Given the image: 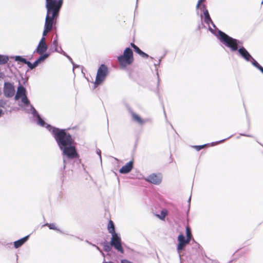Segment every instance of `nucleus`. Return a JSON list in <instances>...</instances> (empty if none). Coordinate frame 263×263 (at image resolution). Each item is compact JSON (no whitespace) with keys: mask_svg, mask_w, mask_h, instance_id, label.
Returning a JSON list of instances; mask_svg holds the SVG:
<instances>
[{"mask_svg":"<svg viewBox=\"0 0 263 263\" xmlns=\"http://www.w3.org/2000/svg\"><path fill=\"white\" fill-rule=\"evenodd\" d=\"M207 144H203L202 145H197L194 146V147L196 148V149L198 151L201 150L202 148H204L205 146H206Z\"/></svg>","mask_w":263,"mask_h":263,"instance_id":"obj_29","label":"nucleus"},{"mask_svg":"<svg viewBox=\"0 0 263 263\" xmlns=\"http://www.w3.org/2000/svg\"><path fill=\"white\" fill-rule=\"evenodd\" d=\"M134 50L136 53H137L139 55L142 51L137 46L134 49Z\"/></svg>","mask_w":263,"mask_h":263,"instance_id":"obj_30","label":"nucleus"},{"mask_svg":"<svg viewBox=\"0 0 263 263\" xmlns=\"http://www.w3.org/2000/svg\"><path fill=\"white\" fill-rule=\"evenodd\" d=\"M8 60L9 58L8 56L0 54V65L5 64L8 62Z\"/></svg>","mask_w":263,"mask_h":263,"instance_id":"obj_19","label":"nucleus"},{"mask_svg":"<svg viewBox=\"0 0 263 263\" xmlns=\"http://www.w3.org/2000/svg\"><path fill=\"white\" fill-rule=\"evenodd\" d=\"M130 46L133 49H134L137 46L133 43H130Z\"/></svg>","mask_w":263,"mask_h":263,"instance_id":"obj_36","label":"nucleus"},{"mask_svg":"<svg viewBox=\"0 0 263 263\" xmlns=\"http://www.w3.org/2000/svg\"><path fill=\"white\" fill-rule=\"evenodd\" d=\"M218 39L232 51H238L239 55L246 61H251L252 57L247 50L243 46L239 47V44H241L239 40L230 36L221 30H218Z\"/></svg>","mask_w":263,"mask_h":263,"instance_id":"obj_2","label":"nucleus"},{"mask_svg":"<svg viewBox=\"0 0 263 263\" xmlns=\"http://www.w3.org/2000/svg\"><path fill=\"white\" fill-rule=\"evenodd\" d=\"M145 180L155 185L160 184L162 181V175L160 173L155 174L153 173L148 175Z\"/></svg>","mask_w":263,"mask_h":263,"instance_id":"obj_10","label":"nucleus"},{"mask_svg":"<svg viewBox=\"0 0 263 263\" xmlns=\"http://www.w3.org/2000/svg\"><path fill=\"white\" fill-rule=\"evenodd\" d=\"M200 5H201V4H200L198 2V3L197 4V5H196V8L198 9Z\"/></svg>","mask_w":263,"mask_h":263,"instance_id":"obj_37","label":"nucleus"},{"mask_svg":"<svg viewBox=\"0 0 263 263\" xmlns=\"http://www.w3.org/2000/svg\"><path fill=\"white\" fill-rule=\"evenodd\" d=\"M130 112L132 117L133 121L137 123L138 124L142 125L146 122V120L142 119L134 111H130Z\"/></svg>","mask_w":263,"mask_h":263,"instance_id":"obj_14","label":"nucleus"},{"mask_svg":"<svg viewBox=\"0 0 263 263\" xmlns=\"http://www.w3.org/2000/svg\"><path fill=\"white\" fill-rule=\"evenodd\" d=\"M103 246L104 251H105L106 252H108L111 250L112 246L115 247V244L112 243V238H111L110 243L105 241L103 243Z\"/></svg>","mask_w":263,"mask_h":263,"instance_id":"obj_18","label":"nucleus"},{"mask_svg":"<svg viewBox=\"0 0 263 263\" xmlns=\"http://www.w3.org/2000/svg\"><path fill=\"white\" fill-rule=\"evenodd\" d=\"M261 4H263V0L261 1Z\"/></svg>","mask_w":263,"mask_h":263,"instance_id":"obj_46","label":"nucleus"},{"mask_svg":"<svg viewBox=\"0 0 263 263\" xmlns=\"http://www.w3.org/2000/svg\"><path fill=\"white\" fill-rule=\"evenodd\" d=\"M241 135L245 136H247V137H251V136H250V135H244V134H241Z\"/></svg>","mask_w":263,"mask_h":263,"instance_id":"obj_45","label":"nucleus"},{"mask_svg":"<svg viewBox=\"0 0 263 263\" xmlns=\"http://www.w3.org/2000/svg\"><path fill=\"white\" fill-rule=\"evenodd\" d=\"M43 37L40 41L38 45L35 50V52L39 54H42L46 51L48 48L47 45L45 42V38Z\"/></svg>","mask_w":263,"mask_h":263,"instance_id":"obj_11","label":"nucleus"},{"mask_svg":"<svg viewBox=\"0 0 263 263\" xmlns=\"http://www.w3.org/2000/svg\"><path fill=\"white\" fill-rule=\"evenodd\" d=\"M15 92L13 83L9 82H5L3 87V93L6 98L12 97Z\"/></svg>","mask_w":263,"mask_h":263,"instance_id":"obj_9","label":"nucleus"},{"mask_svg":"<svg viewBox=\"0 0 263 263\" xmlns=\"http://www.w3.org/2000/svg\"><path fill=\"white\" fill-rule=\"evenodd\" d=\"M205 1V0H198V2L200 4H201V3L204 2Z\"/></svg>","mask_w":263,"mask_h":263,"instance_id":"obj_40","label":"nucleus"},{"mask_svg":"<svg viewBox=\"0 0 263 263\" xmlns=\"http://www.w3.org/2000/svg\"><path fill=\"white\" fill-rule=\"evenodd\" d=\"M252 63V64L257 68L258 69H259L262 66H260L258 62L252 57V59H251V61H250Z\"/></svg>","mask_w":263,"mask_h":263,"instance_id":"obj_23","label":"nucleus"},{"mask_svg":"<svg viewBox=\"0 0 263 263\" xmlns=\"http://www.w3.org/2000/svg\"><path fill=\"white\" fill-rule=\"evenodd\" d=\"M45 124H46L43 127L46 125V127L48 129L49 131L51 132L59 148L73 144L74 141L71 136L67 133L65 129H61L53 127L50 125L47 124L46 123Z\"/></svg>","mask_w":263,"mask_h":263,"instance_id":"obj_4","label":"nucleus"},{"mask_svg":"<svg viewBox=\"0 0 263 263\" xmlns=\"http://www.w3.org/2000/svg\"><path fill=\"white\" fill-rule=\"evenodd\" d=\"M92 246H95V247H96V248H97L98 250H99L100 252H101V251H100V249H99V248L98 247L96 246H95V245H92Z\"/></svg>","mask_w":263,"mask_h":263,"instance_id":"obj_43","label":"nucleus"},{"mask_svg":"<svg viewBox=\"0 0 263 263\" xmlns=\"http://www.w3.org/2000/svg\"><path fill=\"white\" fill-rule=\"evenodd\" d=\"M63 0H46L47 14L43 36H46L52 30L54 20H57L63 5Z\"/></svg>","mask_w":263,"mask_h":263,"instance_id":"obj_1","label":"nucleus"},{"mask_svg":"<svg viewBox=\"0 0 263 263\" xmlns=\"http://www.w3.org/2000/svg\"><path fill=\"white\" fill-rule=\"evenodd\" d=\"M191 200V196L190 197V198H189V199L188 200V202L189 203V206L190 205Z\"/></svg>","mask_w":263,"mask_h":263,"instance_id":"obj_41","label":"nucleus"},{"mask_svg":"<svg viewBox=\"0 0 263 263\" xmlns=\"http://www.w3.org/2000/svg\"><path fill=\"white\" fill-rule=\"evenodd\" d=\"M120 67L122 69H125L128 66L130 65L134 62L133 51L129 47L126 48L123 54L118 57Z\"/></svg>","mask_w":263,"mask_h":263,"instance_id":"obj_5","label":"nucleus"},{"mask_svg":"<svg viewBox=\"0 0 263 263\" xmlns=\"http://www.w3.org/2000/svg\"><path fill=\"white\" fill-rule=\"evenodd\" d=\"M60 150L62 151L64 167H65L66 161V158L68 159H73L78 157V154L73 144L68 145L67 146H64L60 148Z\"/></svg>","mask_w":263,"mask_h":263,"instance_id":"obj_6","label":"nucleus"},{"mask_svg":"<svg viewBox=\"0 0 263 263\" xmlns=\"http://www.w3.org/2000/svg\"><path fill=\"white\" fill-rule=\"evenodd\" d=\"M160 62H161V59H160V60H159L158 63H157V64H155V66H157V65H159L160 64Z\"/></svg>","mask_w":263,"mask_h":263,"instance_id":"obj_38","label":"nucleus"},{"mask_svg":"<svg viewBox=\"0 0 263 263\" xmlns=\"http://www.w3.org/2000/svg\"><path fill=\"white\" fill-rule=\"evenodd\" d=\"M140 55L141 56L142 58H146V59L148 58L149 57V55L147 53L144 52L143 51H142V52L140 53Z\"/></svg>","mask_w":263,"mask_h":263,"instance_id":"obj_31","label":"nucleus"},{"mask_svg":"<svg viewBox=\"0 0 263 263\" xmlns=\"http://www.w3.org/2000/svg\"><path fill=\"white\" fill-rule=\"evenodd\" d=\"M167 214V211L166 210L163 209L161 211L160 214V215L157 214V216L161 220H163L165 219V218Z\"/></svg>","mask_w":263,"mask_h":263,"instance_id":"obj_20","label":"nucleus"},{"mask_svg":"<svg viewBox=\"0 0 263 263\" xmlns=\"http://www.w3.org/2000/svg\"><path fill=\"white\" fill-rule=\"evenodd\" d=\"M15 61L17 62H21L25 64L27 60L22 57L21 56L17 55L15 57Z\"/></svg>","mask_w":263,"mask_h":263,"instance_id":"obj_24","label":"nucleus"},{"mask_svg":"<svg viewBox=\"0 0 263 263\" xmlns=\"http://www.w3.org/2000/svg\"><path fill=\"white\" fill-rule=\"evenodd\" d=\"M7 103V101L5 99H1L0 100V107L4 108L5 105Z\"/></svg>","mask_w":263,"mask_h":263,"instance_id":"obj_27","label":"nucleus"},{"mask_svg":"<svg viewBox=\"0 0 263 263\" xmlns=\"http://www.w3.org/2000/svg\"><path fill=\"white\" fill-rule=\"evenodd\" d=\"M259 70L263 73V67H261Z\"/></svg>","mask_w":263,"mask_h":263,"instance_id":"obj_42","label":"nucleus"},{"mask_svg":"<svg viewBox=\"0 0 263 263\" xmlns=\"http://www.w3.org/2000/svg\"><path fill=\"white\" fill-rule=\"evenodd\" d=\"M201 8L203 9L204 21L205 23H206L209 26V29L210 32L215 35L218 38L219 30H217L216 26L213 22L208 10L205 8V5H202Z\"/></svg>","mask_w":263,"mask_h":263,"instance_id":"obj_7","label":"nucleus"},{"mask_svg":"<svg viewBox=\"0 0 263 263\" xmlns=\"http://www.w3.org/2000/svg\"><path fill=\"white\" fill-rule=\"evenodd\" d=\"M29 235L26 236L14 242V246L15 248H18L22 246L28 239Z\"/></svg>","mask_w":263,"mask_h":263,"instance_id":"obj_17","label":"nucleus"},{"mask_svg":"<svg viewBox=\"0 0 263 263\" xmlns=\"http://www.w3.org/2000/svg\"><path fill=\"white\" fill-rule=\"evenodd\" d=\"M108 73V69L107 67L104 64H101L97 71L95 82V86L100 85L105 80Z\"/></svg>","mask_w":263,"mask_h":263,"instance_id":"obj_8","label":"nucleus"},{"mask_svg":"<svg viewBox=\"0 0 263 263\" xmlns=\"http://www.w3.org/2000/svg\"><path fill=\"white\" fill-rule=\"evenodd\" d=\"M52 45L55 49V51H59V48L58 47V35H56L52 42Z\"/></svg>","mask_w":263,"mask_h":263,"instance_id":"obj_22","label":"nucleus"},{"mask_svg":"<svg viewBox=\"0 0 263 263\" xmlns=\"http://www.w3.org/2000/svg\"><path fill=\"white\" fill-rule=\"evenodd\" d=\"M39 64V63L36 61H35L33 64H32V67H33V68H34L35 67H36Z\"/></svg>","mask_w":263,"mask_h":263,"instance_id":"obj_34","label":"nucleus"},{"mask_svg":"<svg viewBox=\"0 0 263 263\" xmlns=\"http://www.w3.org/2000/svg\"><path fill=\"white\" fill-rule=\"evenodd\" d=\"M230 137H228V139H229ZM226 139H227V138L224 139H223V140H220V141H219L216 142H215V143H212V145H215V144H218V143H221V142H222L224 141Z\"/></svg>","mask_w":263,"mask_h":263,"instance_id":"obj_33","label":"nucleus"},{"mask_svg":"<svg viewBox=\"0 0 263 263\" xmlns=\"http://www.w3.org/2000/svg\"><path fill=\"white\" fill-rule=\"evenodd\" d=\"M44 226H47L50 229L59 231V230L56 227L55 224H54V223H50V224L46 223Z\"/></svg>","mask_w":263,"mask_h":263,"instance_id":"obj_26","label":"nucleus"},{"mask_svg":"<svg viewBox=\"0 0 263 263\" xmlns=\"http://www.w3.org/2000/svg\"><path fill=\"white\" fill-rule=\"evenodd\" d=\"M107 229L110 233L111 234L112 236V243L115 244V226L114 223L112 220H109L108 225Z\"/></svg>","mask_w":263,"mask_h":263,"instance_id":"obj_15","label":"nucleus"},{"mask_svg":"<svg viewBox=\"0 0 263 263\" xmlns=\"http://www.w3.org/2000/svg\"><path fill=\"white\" fill-rule=\"evenodd\" d=\"M101 152L100 149H97V154L99 156L100 159L101 160Z\"/></svg>","mask_w":263,"mask_h":263,"instance_id":"obj_35","label":"nucleus"},{"mask_svg":"<svg viewBox=\"0 0 263 263\" xmlns=\"http://www.w3.org/2000/svg\"><path fill=\"white\" fill-rule=\"evenodd\" d=\"M3 113V110L2 109H0V116H1V115Z\"/></svg>","mask_w":263,"mask_h":263,"instance_id":"obj_44","label":"nucleus"},{"mask_svg":"<svg viewBox=\"0 0 263 263\" xmlns=\"http://www.w3.org/2000/svg\"><path fill=\"white\" fill-rule=\"evenodd\" d=\"M116 251L124 253V249L122 246L121 239L120 235L116 233Z\"/></svg>","mask_w":263,"mask_h":263,"instance_id":"obj_16","label":"nucleus"},{"mask_svg":"<svg viewBox=\"0 0 263 263\" xmlns=\"http://www.w3.org/2000/svg\"><path fill=\"white\" fill-rule=\"evenodd\" d=\"M25 64L28 65V66L30 68V69H33V67H32V64L29 61H27Z\"/></svg>","mask_w":263,"mask_h":263,"instance_id":"obj_32","label":"nucleus"},{"mask_svg":"<svg viewBox=\"0 0 263 263\" xmlns=\"http://www.w3.org/2000/svg\"><path fill=\"white\" fill-rule=\"evenodd\" d=\"M40 55L41 56L36 60L39 64L44 61L49 56L48 53H45L44 54H42Z\"/></svg>","mask_w":263,"mask_h":263,"instance_id":"obj_21","label":"nucleus"},{"mask_svg":"<svg viewBox=\"0 0 263 263\" xmlns=\"http://www.w3.org/2000/svg\"><path fill=\"white\" fill-rule=\"evenodd\" d=\"M160 62H161V59H160V60H159L158 63H157V64H155V66H157V65H159L160 64Z\"/></svg>","mask_w":263,"mask_h":263,"instance_id":"obj_39","label":"nucleus"},{"mask_svg":"<svg viewBox=\"0 0 263 263\" xmlns=\"http://www.w3.org/2000/svg\"><path fill=\"white\" fill-rule=\"evenodd\" d=\"M58 52L59 53H62L64 55H65L70 61H71L72 59L71 58L68 56V55H67L66 54V53L63 51V50L62 49L61 47H60V48L59 49V51H58Z\"/></svg>","mask_w":263,"mask_h":263,"instance_id":"obj_28","label":"nucleus"},{"mask_svg":"<svg viewBox=\"0 0 263 263\" xmlns=\"http://www.w3.org/2000/svg\"><path fill=\"white\" fill-rule=\"evenodd\" d=\"M186 239H189V241H190L192 237V234L190 229L189 227H186Z\"/></svg>","mask_w":263,"mask_h":263,"instance_id":"obj_25","label":"nucleus"},{"mask_svg":"<svg viewBox=\"0 0 263 263\" xmlns=\"http://www.w3.org/2000/svg\"><path fill=\"white\" fill-rule=\"evenodd\" d=\"M26 92V90L24 86L22 85L18 86L15 96V100H18L20 98H21V103L19 104V106L26 112L32 114L38 125L44 126L46 124L45 121L41 118L35 109L30 104Z\"/></svg>","mask_w":263,"mask_h":263,"instance_id":"obj_3","label":"nucleus"},{"mask_svg":"<svg viewBox=\"0 0 263 263\" xmlns=\"http://www.w3.org/2000/svg\"><path fill=\"white\" fill-rule=\"evenodd\" d=\"M178 244L177 246V251L179 253L182 250L185 246L190 242L189 239H185L183 234H180L178 236Z\"/></svg>","mask_w":263,"mask_h":263,"instance_id":"obj_12","label":"nucleus"},{"mask_svg":"<svg viewBox=\"0 0 263 263\" xmlns=\"http://www.w3.org/2000/svg\"><path fill=\"white\" fill-rule=\"evenodd\" d=\"M133 164L134 162L133 161H129L120 169L119 172L122 174H126L129 173L133 168Z\"/></svg>","mask_w":263,"mask_h":263,"instance_id":"obj_13","label":"nucleus"}]
</instances>
